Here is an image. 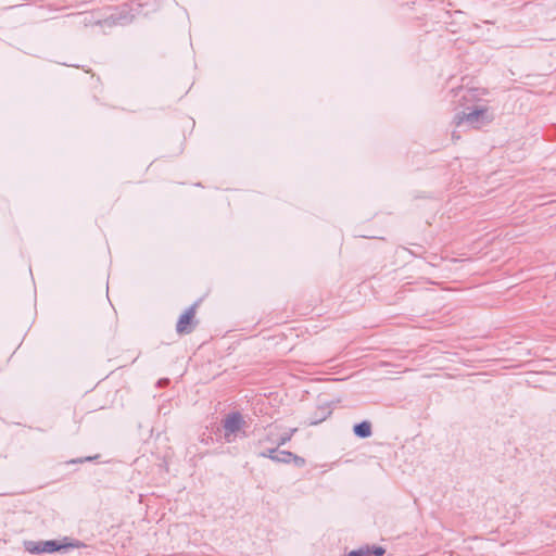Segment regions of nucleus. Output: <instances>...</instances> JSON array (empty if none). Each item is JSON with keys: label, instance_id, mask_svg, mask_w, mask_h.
I'll use <instances>...</instances> for the list:
<instances>
[{"label": "nucleus", "instance_id": "f257e3e1", "mask_svg": "<svg viewBox=\"0 0 556 556\" xmlns=\"http://www.w3.org/2000/svg\"><path fill=\"white\" fill-rule=\"evenodd\" d=\"M484 90L468 89L464 92L463 110L453 119L456 129H478L492 122L494 114L482 99Z\"/></svg>", "mask_w": 556, "mask_h": 556}, {"label": "nucleus", "instance_id": "f03ea898", "mask_svg": "<svg viewBox=\"0 0 556 556\" xmlns=\"http://www.w3.org/2000/svg\"><path fill=\"white\" fill-rule=\"evenodd\" d=\"M243 424L244 421L240 415L233 414L228 416L224 424L225 439L228 442L233 441L241 432Z\"/></svg>", "mask_w": 556, "mask_h": 556}, {"label": "nucleus", "instance_id": "7ed1b4c3", "mask_svg": "<svg viewBox=\"0 0 556 556\" xmlns=\"http://www.w3.org/2000/svg\"><path fill=\"white\" fill-rule=\"evenodd\" d=\"M269 457L274 460L282 462V463L293 462L295 464V466H298V467H303L305 464L304 458L293 455L292 453L286 452V451H281V452L273 451L271 454L269 455Z\"/></svg>", "mask_w": 556, "mask_h": 556}, {"label": "nucleus", "instance_id": "20e7f679", "mask_svg": "<svg viewBox=\"0 0 556 556\" xmlns=\"http://www.w3.org/2000/svg\"><path fill=\"white\" fill-rule=\"evenodd\" d=\"M195 315V306L189 308L185 314H182L177 323V331L179 333H189L192 329V320Z\"/></svg>", "mask_w": 556, "mask_h": 556}, {"label": "nucleus", "instance_id": "39448f33", "mask_svg": "<svg viewBox=\"0 0 556 556\" xmlns=\"http://www.w3.org/2000/svg\"><path fill=\"white\" fill-rule=\"evenodd\" d=\"M70 546H71V544L61 542V541H56V540L43 541V551H45V553H48V554L62 551Z\"/></svg>", "mask_w": 556, "mask_h": 556}, {"label": "nucleus", "instance_id": "423d86ee", "mask_svg": "<svg viewBox=\"0 0 556 556\" xmlns=\"http://www.w3.org/2000/svg\"><path fill=\"white\" fill-rule=\"evenodd\" d=\"M24 548L30 554H43V541H25Z\"/></svg>", "mask_w": 556, "mask_h": 556}, {"label": "nucleus", "instance_id": "0eeeda50", "mask_svg": "<svg viewBox=\"0 0 556 556\" xmlns=\"http://www.w3.org/2000/svg\"><path fill=\"white\" fill-rule=\"evenodd\" d=\"M354 433L359 438H368L371 435V425L368 421H363L354 426Z\"/></svg>", "mask_w": 556, "mask_h": 556}, {"label": "nucleus", "instance_id": "6e6552de", "mask_svg": "<svg viewBox=\"0 0 556 556\" xmlns=\"http://www.w3.org/2000/svg\"><path fill=\"white\" fill-rule=\"evenodd\" d=\"M370 549L368 547H362L350 552L346 556H369Z\"/></svg>", "mask_w": 556, "mask_h": 556}, {"label": "nucleus", "instance_id": "1a4fd4ad", "mask_svg": "<svg viewBox=\"0 0 556 556\" xmlns=\"http://www.w3.org/2000/svg\"><path fill=\"white\" fill-rule=\"evenodd\" d=\"M370 554L375 556H382L384 554V549L380 546L375 547L372 551H370Z\"/></svg>", "mask_w": 556, "mask_h": 556}, {"label": "nucleus", "instance_id": "9d476101", "mask_svg": "<svg viewBox=\"0 0 556 556\" xmlns=\"http://www.w3.org/2000/svg\"><path fill=\"white\" fill-rule=\"evenodd\" d=\"M289 439H290V437H285V438H282V439H281V441H280V444L286 443Z\"/></svg>", "mask_w": 556, "mask_h": 556}]
</instances>
